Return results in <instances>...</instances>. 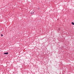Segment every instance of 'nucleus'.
Returning <instances> with one entry per match:
<instances>
[{
	"label": "nucleus",
	"mask_w": 74,
	"mask_h": 74,
	"mask_svg": "<svg viewBox=\"0 0 74 74\" xmlns=\"http://www.w3.org/2000/svg\"><path fill=\"white\" fill-rule=\"evenodd\" d=\"M4 54L5 55H8V52H6V53H4Z\"/></svg>",
	"instance_id": "f257e3e1"
},
{
	"label": "nucleus",
	"mask_w": 74,
	"mask_h": 74,
	"mask_svg": "<svg viewBox=\"0 0 74 74\" xmlns=\"http://www.w3.org/2000/svg\"><path fill=\"white\" fill-rule=\"evenodd\" d=\"M31 15H32V14H34V12L33 11H32V12H31Z\"/></svg>",
	"instance_id": "f03ea898"
},
{
	"label": "nucleus",
	"mask_w": 74,
	"mask_h": 74,
	"mask_svg": "<svg viewBox=\"0 0 74 74\" xmlns=\"http://www.w3.org/2000/svg\"><path fill=\"white\" fill-rule=\"evenodd\" d=\"M72 24L73 25H74V23L73 22H72Z\"/></svg>",
	"instance_id": "7ed1b4c3"
},
{
	"label": "nucleus",
	"mask_w": 74,
	"mask_h": 74,
	"mask_svg": "<svg viewBox=\"0 0 74 74\" xmlns=\"http://www.w3.org/2000/svg\"><path fill=\"white\" fill-rule=\"evenodd\" d=\"M3 36V35L2 34H1V37H2V36Z\"/></svg>",
	"instance_id": "20e7f679"
}]
</instances>
